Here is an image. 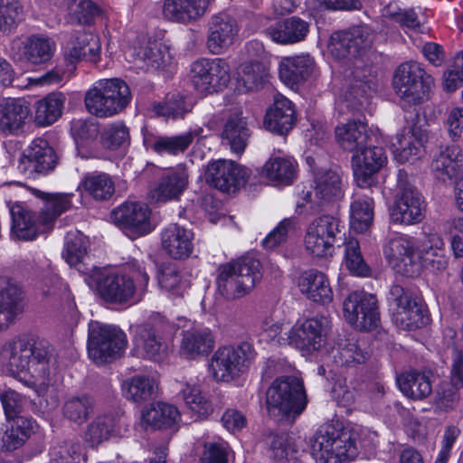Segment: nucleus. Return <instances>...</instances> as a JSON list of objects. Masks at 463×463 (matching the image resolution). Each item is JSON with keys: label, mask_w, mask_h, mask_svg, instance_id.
<instances>
[{"label": "nucleus", "mask_w": 463, "mask_h": 463, "mask_svg": "<svg viewBox=\"0 0 463 463\" xmlns=\"http://www.w3.org/2000/svg\"><path fill=\"white\" fill-rule=\"evenodd\" d=\"M0 355L14 377L39 395L45 392L51 382L52 352L48 345L23 335L6 342Z\"/></svg>", "instance_id": "f257e3e1"}, {"label": "nucleus", "mask_w": 463, "mask_h": 463, "mask_svg": "<svg viewBox=\"0 0 463 463\" xmlns=\"http://www.w3.org/2000/svg\"><path fill=\"white\" fill-rule=\"evenodd\" d=\"M33 194L45 202L41 214L19 203L10 209L12 233L23 241L35 240L40 233L50 231L55 220L71 207V194H47L38 190H34Z\"/></svg>", "instance_id": "f03ea898"}, {"label": "nucleus", "mask_w": 463, "mask_h": 463, "mask_svg": "<svg viewBox=\"0 0 463 463\" xmlns=\"http://www.w3.org/2000/svg\"><path fill=\"white\" fill-rule=\"evenodd\" d=\"M149 276L137 260L127 263L119 272L101 273L96 279L101 298L109 303L124 304L141 298L146 291Z\"/></svg>", "instance_id": "7ed1b4c3"}, {"label": "nucleus", "mask_w": 463, "mask_h": 463, "mask_svg": "<svg viewBox=\"0 0 463 463\" xmlns=\"http://www.w3.org/2000/svg\"><path fill=\"white\" fill-rule=\"evenodd\" d=\"M260 279V262L248 257L221 265L216 284L224 298L233 300L248 295Z\"/></svg>", "instance_id": "20e7f679"}, {"label": "nucleus", "mask_w": 463, "mask_h": 463, "mask_svg": "<svg viewBox=\"0 0 463 463\" xmlns=\"http://www.w3.org/2000/svg\"><path fill=\"white\" fill-rule=\"evenodd\" d=\"M267 409L270 416H298L306 409L307 398L303 381L293 375L276 378L266 392Z\"/></svg>", "instance_id": "39448f33"}, {"label": "nucleus", "mask_w": 463, "mask_h": 463, "mask_svg": "<svg viewBox=\"0 0 463 463\" xmlns=\"http://www.w3.org/2000/svg\"><path fill=\"white\" fill-rule=\"evenodd\" d=\"M130 100L129 87L119 79L101 80L85 95L87 110L99 118L111 117L119 113Z\"/></svg>", "instance_id": "423d86ee"}, {"label": "nucleus", "mask_w": 463, "mask_h": 463, "mask_svg": "<svg viewBox=\"0 0 463 463\" xmlns=\"http://www.w3.org/2000/svg\"><path fill=\"white\" fill-rule=\"evenodd\" d=\"M255 357L248 342L220 346L209 362V373L216 382L230 383L241 376Z\"/></svg>", "instance_id": "0eeeda50"}, {"label": "nucleus", "mask_w": 463, "mask_h": 463, "mask_svg": "<svg viewBox=\"0 0 463 463\" xmlns=\"http://www.w3.org/2000/svg\"><path fill=\"white\" fill-rule=\"evenodd\" d=\"M430 76L417 61L402 63L395 70L392 86L402 106H416L429 99Z\"/></svg>", "instance_id": "6e6552de"}, {"label": "nucleus", "mask_w": 463, "mask_h": 463, "mask_svg": "<svg viewBox=\"0 0 463 463\" xmlns=\"http://www.w3.org/2000/svg\"><path fill=\"white\" fill-rule=\"evenodd\" d=\"M126 334L118 326L98 321L89 324L88 354L96 364L109 363L118 358L127 347Z\"/></svg>", "instance_id": "1a4fd4ad"}, {"label": "nucleus", "mask_w": 463, "mask_h": 463, "mask_svg": "<svg viewBox=\"0 0 463 463\" xmlns=\"http://www.w3.org/2000/svg\"><path fill=\"white\" fill-rule=\"evenodd\" d=\"M309 442L311 454L317 463H346L347 439L340 424L322 425Z\"/></svg>", "instance_id": "9d476101"}, {"label": "nucleus", "mask_w": 463, "mask_h": 463, "mask_svg": "<svg viewBox=\"0 0 463 463\" xmlns=\"http://www.w3.org/2000/svg\"><path fill=\"white\" fill-rule=\"evenodd\" d=\"M230 70L223 59H200L191 65L190 80L197 93L207 96L222 91L228 85Z\"/></svg>", "instance_id": "9b49d317"}, {"label": "nucleus", "mask_w": 463, "mask_h": 463, "mask_svg": "<svg viewBox=\"0 0 463 463\" xmlns=\"http://www.w3.org/2000/svg\"><path fill=\"white\" fill-rule=\"evenodd\" d=\"M338 232L339 221L335 217L322 215L316 218L307 228L304 237L305 250L318 259L331 256Z\"/></svg>", "instance_id": "f8f14e48"}, {"label": "nucleus", "mask_w": 463, "mask_h": 463, "mask_svg": "<svg viewBox=\"0 0 463 463\" xmlns=\"http://www.w3.org/2000/svg\"><path fill=\"white\" fill-rule=\"evenodd\" d=\"M55 42L43 34L14 38L9 46L10 56L16 61L31 65L47 63L54 55Z\"/></svg>", "instance_id": "ddd939ff"}, {"label": "nucleus", "mask_w": 463, "mask_h": 463, "mask_svg": "<svg viewBox=\"0 0 463 463\" xmlns=\"http://www.w3.org/2000/svg\"><path fill=\"white\" fill-rule=\"evenodd\" d=\"M406 177V173L400 170L398 174L399 193L392 209L391 218L396 223L410 225L422 221L425 206L422 196L405 181Z\"/></svg>", "instance_id": "4468645a"}, {"label": "nucleus", "mask_w": 463, "mask_h": 463, "mask_svg": "<svg viewBox=\"0 0 463 463\" xmlns=\"http://www.w3.org/2000/svg\"><path fill=\"white\" fill-rule=\"evenodd\" d=\"M418 241L402 235L390 237L383 248V254L390 265L407 277L419 275V264L416 262Z\"/></svg>", "instance_id": "2eb2a0df"}, {"label": "nucleus", "mask_w": 463, "mask_h": 463, "mask_svg": "<svg viewBox=\"0 0 463 463\" xmlns=\"http://www.w3.org/2000/svg\"><path fill=\"white\" fill-rule=\"evenodd\" d=\"M57 164V156L48 141L35 138L18 160L17 169L27 178L34 179L38 175H46Z\"/></svg>", "instance_id": "dca6fc26"}, {"label": "nucleus", "mask_w": 463, "mask_h": 463, "mask_svg": "<svg viewBox=\"0 0 463 463\" xmlns=\"http://www.w3.org/2000/svg\"><path fill=\"white\" fill-rule=\"evenodd\" d=\"M351 154L352 169L356 184L362 188L371 186L375 174L387 161L384 150L373 143Z\"/></svg>", "instance_id": "f3484780"}, {"label": "nucleus", "mask_w": 463, "mask_h": 463, "mask_svg": "<svg viewBox=\"0 0 463 463\" xmlns=\"http://www.w3.org/2000/svg\"><path fill=\"white\" fill-rule=\"evenodd\" d=\"M328 326L326 317L307 318L288 329V335L279 339L280 345H291L297 348L317 350L323 343V334Z\"/></svg>", "instance_id": "a211bd4d"}, {"label": "nucleus", "mask_w": 463, "mask_h": 463, "mask_svg": "<svg viewBox=\"0 0 463 463\" xmlns=\"http://www.w3.org/2000/svg\"><path fill=\"white\" fill-rule=\"evenodd\" d=\"M239 33L237 20L226 12L211 16L207 26V48L213 54H221L232 46Z\"/></svg>", "instance_id": "6ab92c4d"}, {"label": "nucleus", "mask_w": 463, "mask_h": 463, "mask_svg": "<svg viewBox=\"0 0 463 463\" xmlns=\"http://www.w3.org/2000/svg\"><path fill=\"white\" fill-rule=\"evenodd\" d=\"M248 175L247 168L227 160L212 162L205 171L206 181L225 193L234 192L238 187L243 185Z\"/></svg>", "instance_id": "aec40b11"}, {"label": "nucleus", "mask_w": 463, "mask_h": 463, "mask_svg": "<svg viewBox=\"0 0 463 463\" xmlns=\"http://www.w3.org/2000/svg\"><path fill=\"white\" fill-rule=\"evenodd\" d=\"M64 58L71 63L84 60L97 65L101 60L100 38L92 33L75 32L64 46Z\"/></svg>", "instance_id": "412c9836"}, {"label": "nucleus", "mask_w": 463, "mask_h": 463, "mask_svg": "<svg viewBox=\"0 0 463 463\" xmlns=\"http://www.w3.org/2000/svg\"><path fill=\"white\" fill-rule=\"evenodd\" d=\"M416 262L419 264V273L421 269L431 272H440L448 267V258L444 252V242L437 232L424 234L418 240Z\"/></svg>", "instance_id": "4be33fe9"}, {"label": "nucleus", "mask_w": 463, "mask_h": 463, "mask_svg": "<svg viewBox=\"0 0 463 463\" xmlns=\"http://www.w3.org/2000/svg\"><path fill=\"white\" fill-rule=\"evenodd\" d=\"M353 310L349 311V324L359 331L375 328L380 320L377 300L372 294L364 291L349 294Z\"/></svg>", "instance_id": "5701e85b"}, {"label": "nucleus", "mask_w": 463, "mask_h": 463, "mask_svg": "<svg viewBox=\"0 0 463 463\" xmlns=\"http://www.w3.org/2000/svg\"><path fill=\"white\" fill-rule=\"evenodd\" d=\"M194 234L192 230L177 223L167 225L161 232V245L168 256L184 260L194 250Z\"/></svg>", "instance_id": "b1692460"}, {"label": "nucleus", "mask_w": 463, "mask_h": 463, "mask_svg": "<svg viewBox=\"0 0 463 463\" xmlns=\"http://www.w3.org/2000/svg\"><path fill=\"white\" fill-rule=\"evenodd\" d=\"M434 175L440 181L458 182L463 180V148L453 145L436 155L431 163Z\"/></svg>", "instance_id": "393cba45"}, {"label": "nucleus", "mask_w": 463, "mask_h": 463, "mask_svg": "<svg viewBox=\"0 0 463 463\" xmlns=\"http://www.w3.org/2000/svg\"><path fill=\"white\" fill-rule=\"evenodd\" d=\"M188 179V172L183 165L167 169L150 192L151 198L156 202L177 200L187 188Z\"/></svg>", "instance_id": "a878e982"}, {"label": "nucleus", "mask_w": 463, "mask_h": 463, "mask_svg": "<svg viewBox=\"0 0 463 463\" xmlns=\"http://www.w3.org/2000/svg\"><path fill=\"white\" fill-rule=\"evenodd\" d=\"M150 210L144 203L127 202L111 213L112 221L118 226L132 229L138 234L151 231Z\"/></svg>", "instance_id": "bb28decb"}, {"label": "nucleus", "mask_w": 463, "mask_h": 463, "mask_svg": "<svg viewBox=\"0 0 463 463\" xmlns=\"http://www.w3.org/2000/svg\"><path fill=\"white\" fill-rule=\"evenodd\" d=\"M315 67V60L307 53L283 57L279 63V79L294 89L307 80Z\"/></svg>", "instance_id": "cd10ccee"}, {"label": "nucleus", "mask_w": 463, "mask_h": 463, "mask_svg": "<svg viewBox=\"0 0 463 463\" xmlns=\"http://www.w3.org/2000/svg\"><path fill=\"white\" fill-rule=\"evenodd\" d=\"M211 0H164L162 13L171 22L188 24L201 19Z\"/></svg>", "instance_id": "c85d7f7f"}, {"label": "nucleus", "mask_w": 463, "mask_h": 463, "mask_svg": "<svg viewBox=\"0 0 463 463\" xmlns=\"http://www.w3.org/2000/svg\"><path fill=\"white\" fill-rule=\"evenodd\" d=\"M125 425L123 413L111 412L97 416L85 431V441L96 447L109 440L112 436L121 435Z\"/></svg>", "instance_id": "c756f323"}, {"label": "nucleus", "mask_w": 463, "mask_h": 463, "mask_svg": "<svg viewBox=\"0 0 463 463\" xmlns=\"http://www.w3.org/2000/svg\"><path fill=\"white\" fill-rule=\"evenodd\" d=\"M296 123V111L292 102L282 95L274 98L273 105L268 109L264 118L267 130L279 135L289 132Z\"/></svg>", "instance_id": "7c9ffc66"}, {"label": "nucleus", "mask_w": 463, "mask_h": 463, "mask_svg": "<svg viewBox=\"0 0 463 463\" xmlns=\"http://www.w3.org/2000/svg\"><path fill=\"white\" fill-rule=\"evenodd\" d=\"M30 112V104L24 99H5L0 103V131L5 135L18 134Z\"/></svg>", "instance_id": "2f4dec72"}, {"label": "nucleus", "mask_w": 463, "mask_h": 463, "mask_svg": "<svg viewBox=\"0 0 463 463\" xmlns=\"http://www.w3.org/2000/svg\"><path fill=\"white\" fill-rule=\"evenodd\" d=\"M250 131L242 111L236 109L226 119L221 134L223 145L230 146L232 153L241 154L249 142Z\"/></svg>", "instance_id": "473e14b6"}, {"label": "nucleus", "mask_w": 463, "mask_h": 463, "mask_svg": "<svg viewBox=\"0 0 463 463\" xmlns=\"http://www.w3.org/2000/svg\"><path fill=\"white\" fill-rule=\"evenodd\" d=\"M214 345L215 338L209 328H192L183 334L180 353L187 359L196 360L207 356Z\"/></svg>", "instance_id": "72a5a7b5"}, {"label": "nucleus", "mask_w": 463, "mask_h": 463, "mask_svg": "<svg viewBox=\"0 0 463 463\" xmlns=\"http://www.w3.org/2000/svg\"><path fill=\"white\" fill-rule=\"evenodd\" d=\"M309 32L307 22L299 17L292 16L269 26L267 34L278 43L293 44L307 37Z\"/></svg>", "instance_id": "f704fd0d"}, {"label": "nucleus", "mask_w": 463, "mask_h": 463, "mask_svg": "<svg viewBox=\"0 0 463 463\" xmlns=\"http://www.w3.org/2000/svg\"><path fill=\"white\" fill-rule=\"evenodd\" d=\"M298 288L302 294L317 303H329L333 292L326 275L317 269L304 271L298 279Z\"/></svg>", "instance_id": "c9c22d12"}, {"label": "nucleus", "mask_w": 463, "mask_h": 463, "mask_svg": "<svg viewBox=\"0 0 463 463\" xmlns=\"http://www.w3.org/2000/svg\"><path fill=\"white\" fill-rule=\"evenodd\" d=\"M21 289L12 279L0 277V330L8 326L21 311Z\"/></svg>", "instance_id": "e433bc0d"}, {"label": "nucleus", "mask_w": 463, "mask_h": 463, "mask_svg": "<svg viewBox=\"0 0 463 463\" xmlns=\"http://www.w3.org/2000/svg\"><path fill=\"white\" fill-rule=\"evenodd\" d=\"M179 395L194 420L206 419L213 412L212 402L203 394L199 385L184 383L182 384Z\"/></svg>", "instance_id": "4c0bfd02"}, {"label": "nucleus", "mask_w": 463, "mask_h": 463, "mask_svg": "<svg viewBox=\"0 0 463 463\" xmlns=\"http://www.w3.org/2000/svg\"><path fill=\"white\" fill-rule=\"evenodd\" d=\"M397 326L402 330H415L428 323L426 310L416 299H403L393 316Z\"/></svg>", "instance_id": "58836bf2"}, {"label": "nucleus", "mask_w": 463, "mask_h": 463, "mask_svg": "<svg viewBox=\"0 0 463 463\" xmlns=\"http://www.w3.org/2000/svg\"><path fill=\"white\" fill-rule=\"evenodd\" d=\"M34 421L25 417L8 420L5 431L0 433L2 449L13 451L22 447L33 431Z\"/></svg>", "instance_id": "ea45409f"}, {"label": "nucleus", "mask_w": 463, "mask_h": 463, "mask_svg": "<svg viewBox=\"0 0 463 463\" xmlns=\"http://www.w3.org/2000/svg\"><path fill=\"white\" fill-rule=\"evenodd\" d=\"M195 137V131L189 130L175 136L156 137L153 142L145 138L144 142L147 147L159 155L177 156L184 153L190 146Z\"/></svg>", "instance_id": "a19ab883"}, {"label": "nucleus", "mask_w": 463, "mask_h": 463, "mask_svg": "<svg viewBox=\"0 0 463 463\" xmlns=\"http://www.w3.org/2000/svg\"><path fill=\"white\" fill-rule=\"evenodd\" d=\"M401 392L412 400H423L432 392L430 378L425 373L410 371L397 378Z\"/></svg>", "instance_id": "79ce46f5"}, {"label": "nucleus", "mask_w": 463, "mask_h": 463, "mask_svg": "<svg viewBox=\"0 0 463 463\" xmlns=\"http://www.w3.org/2000/svg\"><path fill=\"white\" fill-rule=\"evenodd\" d=\"M158 389L156 381L146 375H135L122 384L123 393L127 399L142 403L155 398Z\"/></svg>", "instance_id": "37998d69"}, {"label": "nucleus", "mask_w": 463, "mask_h": 463, "mask_svg": "<svg viewBox=\"0 0 463 463\" xmlns=\"http://www.w3.org/2000/svg\"><path fill=\"white\" fill-rule=\"evenodd\" d=\"M134 55L147 70L159 69L165 66L171 60L168 47L157 40H149L144 45L135 49Z\"/></svg>", "instance_id": "c03bdc74"}, {"label": "nucleus", "mask_w": 463, "mask_h": 463, "mask_svg": "<svg viewBox=\"0 0 463 463\" xmlns=\"http://www.w3.org/2000/svg\"><path fill=\"white\" fill-rule=\"evenodd\" d=\"M179 420L178 409L165 402H158L156 406L145 408L141 413V420L146 427L168 428L176 424Z\"/></svg>", "instance_id": "a18cd8bd"}, {"label": "nucleus", "mask_w": 463, "mask_h": 463, "mask_svg": "<svg viewBox=\"0 0 463 463\" xmlns=\"http://www.w3.org/2000/svg\"><path fill=\"white\" fill-rule=\"evenodd\" d=\"M78 189L98 201L109 200L115 192L111 176L106 173L88 174L80 183Z\"/></svg>", "instance_id": "49530a36"}, {"label": "nucleus", "mask_w": 463, "mask_h": 463, "mask_svg": "<svg viewBox=\"0 0 463 463\" xmlns=\"http://www.w3.org/2000/svg\"><path fill=\"white\" fill-rule=\"evenodd\" d=\"M297 175V163L290 157H272L262 169V175L271 182L288 185Z\"/></svg>", "instance_id": "de8ad7c7"}, {"label": "nucleus", "mask_w": 463, "mask_h": 463, "mask_svg": "<svg viewBox=\"0 0 463 463\" xmlns=\"http://www.w3.org/2000/svg\"><path fill=\"white\" fill-rule=\"evenodd\" d=\"M65 98L61 93H51L35 103V122L39 126L54 123L61 115Z\"/></svg>", "instance_id": "09e8293b"}, {"label": "nucleus", "mask_w": 463, "mask_h": 463, "mask_svg": "<svg viewBox=\"0 0 463 463\" xmlns=\"http://www.w3.org/2000/svg\"><path fill=\"white\" fill-rule=\"evenodd\" d=\"M393 154L401 163L413 161L420 157L422 151V142L409 129L396 136L392 142Z\"/></svg>", "instance_id": "8fccbe9b"}, {"label": "nucleus", "mask_w": 463, "mask_h": 463, "mask_svg": "<svg viewBox=\"0 0 463 463\" xmlns=\"http://www.w3.org/2000/svg\"><path fill=\"white\" fill-rule=\"evenodd\" d=\"M135 348L139 356L156 359L162 349L161 337L155 327L141 326L135 337Z\"/></svg>", "instance_id": "3c124183"}, {"label": "nucleus", "mask_w": 463, "mask_h": 463, "mask_svg": "<svg viewBox=\"0 0 463 463\" xmlns=\"http://www.w3.org/2000/svg\"><path fill=\"white\" fill-rule=\"evenodd\" d=\"M87 238L78 231L69 232L65 237L62 257L71 266H78L83 262L88 250Z\"/></svg>", "instance_id": "603ef678"}, {"label": "nucleus", "mask_w": 463, "mask_h": 463, "mask_svg": "<svg viewBox=\"0 0 463 463\" xmlns=\"http://www.w3.org/2000/svg\"><path fill=\"white\" fill-rule=\"evenodd\" d=\"M269 75L268 66L260 61H246L241 65L240 80L247 90L263 84Z\"/></svg>", "instance_id": "864d4df0"}, {"label": "nucleus", "mask_w": 463, "mask_h": 463, "mask_svg": "<svg viewBox=\"0 0 463 463\" xmlns=\"http://www.w3.org/2000/svg\"><path fill=\"white\" fill-rule=\"evenodd\" d=\"M370 198L356 200L351 204L350 227L357 232H364L372 224L373 211Z\"/></svg>", "instance_id": "5fc2aeb1"}, {"label": "nucleus", "mask_w": 463, "mask_h": 463, "mask_svg": "<svg viewBox=\"0 0 463 463\" xmlns=\"http://www.w3.org/2000/svg\"><path fill=\"white\" fill-rule=\"evenodd\" d=\"M24 20V8L18 0H0V31L12 33Z\"/></svg>", "instance_id": "6e6d98bb"}, {"label": "nucleus", "mask_w": 463, "mask_h": 463, "mask_svg": "<svg viewBox=\"0 0 463 463\" xmlns=\"http://www.w3.org/2000/svg\"><path fill=\"white\" fill-rule=\"evenodd\" d=\"M93 411V402L88 396L71 397L63 405V415L69 420L82 424Z\"/></svg>", "instance_id": "4d7b16f0"}, {"label": "nucleus", "mask_w": 463, "mask_h": 463, "mask_svg": "<svg viewBox=\"0 0 463 463\" xmlns=\"http://www.w3.org/2000/svg\"><path fill=\"white\" fill-rule=\"evenodd\" d=\"M101 142L109 149L126 146L130 143L129 129L122 121L113 122L103 130Z\"/></svg>", "instance_id": "13d9d810"}, {"label": "nucleus", "mask_w": 463, "mask_h": 463, "mask_svg": "<svg viewBox=\"0 0 463 463\" xmlns=\"http://www.w3.org/2000/svg\"><path fill=\"white\" fill-rule=\"evenodd\" d=\"M317 195L326 201H330L343 196L340 186L339 175L332 171H327L317 177Z\"/></svg>", "instance_id": "bf43d9fd"}, {"label": "nucleus", "mask_w": 463, "mask_h": 463, "mask_svg": "<svg viewBox=\"0 0 463 463\" xmlns=\"http://www.w3.org/2000/svg\"><path fill=\"white\" fill-rule=\"evenodd\" d=\"M158 283L163 289L175 296H181L186 288V281L173 265L163 267L158 276Z\"/></svg>", "instance_id": "052dcab7"}, {"label": "nucleus", "mask_w": 463, "mask_h": 463, "mask_svg": "<svg viewBox=\"0 0 463 463\" xmlns=\"http://www.w3.org/2000/svg\"><path fill=\"white\" fill-rule=\"evenodd\" d=\"M372 132L361 119L349 121V153L373 144Z\"/></svg>", "instance_id": "680f3d73"}, {"label": "nucleus", "mask_w": 463, "mask_h": 463, "mask_svg": "<svg viewBox=\"0 0 463 463\" xmlns=\"http://www.w3.org/2000/svg\"><path fill=\"white\" fill-rule=\"evenodd\" d=\"M191 108L184 99V97L176 94L172 95L164 103H158L154 106L155 112L165 118H183Z\"/></svg>", "instance_id": "e2e57ef3"}, {"label": "nucleus", "mask_w": 463, "mask_h": 463, "mask_svg": "<svg viewBox=\"0 0 463 463\" xmlns=\"http://www.w3.org/2000/svg\"><path fill=\"white\" fill-rule=\"evenodd\" d=\"M373 44V33L367 26H354L349 30V53L361 56Z\"/></svg>", "instance_id": "0e129e2a"}, {"label": "nucleus", "mask_w": 463, "mask_h": 463, "mask_svg": "<svg viewBox=\"0 0 463 463\" xmlns=\"http://www.w3.org/2000/svg\"><path fill=\"white\" fill-rule=\"evenodd\" d=\"M349 273L362 278L370 277L372 273L370 266L361 254L359 242L354 238H349Z\"/></svg>", "instance_id": "69168bd1"}, {"label": "nucleus", "mask_w": 463, "mask_h": 463, "mask_svg": "<svg viewBox=\"0 0 463 463\" xmlns=\"http://www.w3.org/2000/svg\"><path fill=\"white\" fill-rule=\"evenodd\" d=\"M460 388L463 386L453 383L452 379L441 383L437 390V403L446 410L453 409L459 402Z\"/></svg>", "instance_id": "338daca9"}, {"label": "nucleus", "mask_w": 463, "mask_h": 463, "mask_svg": "<svg viewBox=\"0 0 463 463\" xmlns=\"http://www.w3.org/2000/svg\"><path fill=\"white\" fill-rule=\"evenodd\" d=\"M71 14L79 24H89L99 13V6L91 0H74Z\"/></svg>", "instance_id": "774afa93"}]
</instances>
